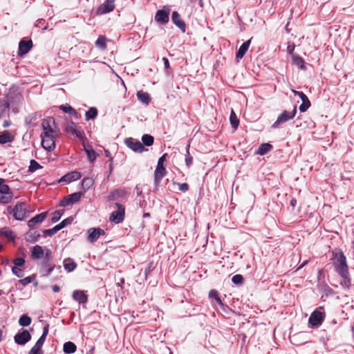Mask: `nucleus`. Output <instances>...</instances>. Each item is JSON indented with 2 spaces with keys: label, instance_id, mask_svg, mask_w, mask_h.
Returning <instances> with one entry per match:
<instances>
[{
  "label": "nucleus",
  "instance_id": "1",
  "mask_svg": "<svg viewBox=\"0 0 354 354\" xmlns=\"http://www.w3.org/2000/svg\"><path fill=\"white\" fill-rule=\"evenodd\" d=\"M7 212L17 221H22L29 216L28 205L25 202H18L13 207L8 206Z\"/></svg>",
  "mask_w": 354,
  "mask_h": 354
},
{
  "label": "nucleus",
  "instance_id": "2",
  "mask_svg": "<svg viewBox=\"0 0 354 354\" xmlns=\"http://www.w3.org/2000/svg\"><path fill=\"white\" fill-rule=\"evenodd\" d=\"M331 260L335 270L338 274L348 271L346 258L341 250L333 251Z\"/></svg>",
  "mask_w": 354,
  "mask_h": 354
},
{
  "label": "nucleus",
  "instance_id": "3",
  "mask_svg": "<svg viewBox=\"0 0 354 354\" xmlns=\"http://www.w3.org/2000/svg\"><path fill=\"white\" fill-rule=\"evenodd\" d=\"M326 315L323 307L316 308L308 318V324L313 327H319L325 319Z\"/></svg>",
  "mask_w": 354,
  "mask_h": 354
},
{
  "label": "nucleus",
  "instance_id": "4",
  "mask_svg": "<svg viewBox=\"0 0 354 354\" xmlns=\"http://www.w3.org/2000/svg\"><path fill=\"white\" fill-rule=\"evenodd\" d=\"M58 133H47L41 132V146L43 148L48 151H51L55 148V138Z\"/></svg>",
  "mask_w": 354,
  "mask_h": 354
},
{
  "label": "nucleus",
  "instance_id": "5",
  "mask_svg": "<svg viewBox=\"0 0 354 354\" xmlns=\"http://www.w3.org/2000/svg\"><path fill=\"white\" fill-rule=\"evenodd\" d=\"M64 130L66 133L75 136L81 140L85 138V134L82 128L72 120L66 122Z\"/></svg>",
  "mask_w": 354,
  "mask_h": 354
},
{
  "label": "nucleus",
  "instance_id": "6",
  "mask_svg": "<svg viewBox=\"0 0 354 354\" xmlns=\"http://www.w3.org/2000/svg\"><path fill=\"white\" fill-rule=\"evenodd\" d=\"M297 113V106L295 105L291 111H283L277 118V120L273 123V128H278L281 124H283L292 120Z\"/></svg>",
  "mask_w": 354,
  "mask_h": 354
},
{
  "label": "nucleus",
  "instance_id": "7",
  "mask_svg": "<svg viewBox=\"0 0 354 354\" xmlns=\"http://www.w3.org/2000/svg\"><path fill=\"white\" fill-rule=\"evenodd\" d=\"M3 98L8 100L9 105L15 111L17 106L21 103L23 96L17 90L10 89L6 96H5Z\"/></svg>",
  "mask_w": 354,
  "mask_h": 354
},
{
  "label": "nucleus",
  "instance_id": "8",
  "mask_svg": "<svg viewBox=\"0 0 354 354\" xmlns=\"http://www.w3.org/2000/svg\"><path fill=\"white\" fill-rule=\"evenodd\" d=\"M117 210L113 211L109 217V220L115 224L120 223L124 221L125 215V207L123 205L116 203Z\"/></svg>",
  "mask_w": 354,
  "mask_h": 354
},
{
  "label": "nucleus",
  "instance_id": "9",
  "mask_svg": "<svg viewBox=\"0 0 354 354\" xmlns=\"http://www.w3.org/2000/svg\"><path fill=\"white\" fill-rule=\"evenodd\" d=\"M48 324H46L43 329V333L41 336L39 338V339L37 341L35 346L31 348V350L29 352V354H42L41 352V348L43 346V344L46 340V338L48 333Z\"/></svg>",
  "mask_w": 354,
  "mask_h": 354
},
{
  "label": "nucleus",
  "instance_id": "10",
  "mask_svg": "<svg viewBox=\"0 0 354 354\" xmlns=\"http://www.w3.org/2000/svg\"><path fill=\"white\" fill-rule=\"evenodd\" d=\"M42 132L47 133H59V129L56 125L55 119L53 117H48L44 119L41 122Z\"/></svg>",
  "mask_w": 354,
  "mask_h": 354
},
{
  "label": "nucleus",
  "instance_id": "11",
  "mask_svg": "<svg viewBox=\"0 0 354 354\" xmlns=\"http://www.w3.org/2000/svg\"><path fill=\"white\" fill-rule=\"evenodd\" d=\"M170 9L165 6L162 9L158 10L155 15V21L160 24H166L169 19Z\"/></svg>",
  "mask_w": 354,
  "mask_h": 354
},
{
  "label": "nucleus",
  "instance_id": "12",
  "mask_svg": "<svg viewBox=\"0 0 354 354\" xmlns=\"http://www.w3.org/2000/svg\"><path fill=\"white\" fill-rule=\"evenodd\" d=\"M124 142L129 149L135 152L142 153L146 150L142 142L133 138H126Z\"/></svg>",
  "mask_w": 354,
  "mask_h": 354
},
{
  "label": "nucleus",
  "instance_id": "13",
  "mask_svg": "<svg viewBox=\"0 0 354 354\" xmlns=\"http://www.w3.org/2000/svg\"><path fill=\"white\" fill-rule=\"evenodd\" d=\"M292 91L295 96H298L302 101L301 104L299 107V111L301 113L306 111L311 104L307 95L301 91L295 90H292Z\"/></svg>",
  "mask_w": 354,
  "mask_h": 354
},
{
  "label": "nucleus",
  "instance_id": "14",
  "mask_svg": "<svg viewBox=\"0 0 354 354\" xmlns=\"http://www.w3.org/2000/svg\"><path fill=\"white\" fill-rule=\"evenodd\" d=\"M115 8V0H106L102 3L96 10L97 15H104L109 13Z\"/></svg>",
  "mask_w": 354,
  "mask_h": 354
},
{
  "label": "nucleus",
  "instance_id": "15",
  "mask_svg": "<svg viewBox=\"0 0 354 354\" xmlns=\"http://www.w3.org/2000/svg\"><path fill=\"white\" fill-rule=\"evenodd\" d=\"M30 339L31 335L26 330H24L22 332L17 333L14 337L15 343L19 345L26 344L30 340Z\"/></svg>",
  "mask_w": 354,
  "mask_h": 354
},
{
  "label": "nucleus",
  "instance_id": "16",
  "mask_svg": "<svg viewBox=\"0 0 354 354\" xmlns=\"http://www.w3.org/2000/svg\"><path fill=\"white\" fill-rule=\"evenodd\" d=\"M32 47V41L31 39H21L19 44L18 55L23 56L27 54Z\"/></svg>",
  "mask_w": 354,
  "mask_h": 354
},
{
  "label": "nucleus",
  "instance_id": "17",
  "mask_svg": "<svg viewBox=\"0 0 354 354\" xmlns=\"http://www.w3.org/2000/svg\"><path fill=\"white\" fill-rule=\"evenodd\" d=\"M105 232L100 227H93L88 230V241L91 243L95 242L101 235H104Z\"/></svg>",
  "mask_w": 354,
  "mask_h": 354
},
{
  "label": "nucleus",
  "instance_id": "18",
  "mask_svg": "<svg viewBox=\"0 0 354 354\" xmlns=\"http://www.w3.org/2000/svg\"><path fill=\"white\" fill-rule=\"evenodd\" d=\"M171 21L183 32L186 31V24L177 11L172 12Z\"/></svg>",
  "mask_w": 354,
  "mask_h": 354
},
{
  "label": "nucleus",
  "instance_id": "19",
  "mask_svg": "<svg viewBox=\"0 0 354 354\" xmlns=\"http://www.w3.org/2000/svg\"><path fill=\"white\" fill-rule=\"evenodd\" d=\"M82 177V174L80 172L77 171H73L71 172H68L64 176H62L60 180L59 183L64 182L66 183H70L73 181L79 180Z\"/></svg>",
  "mask_w": 354,
  "mask_h": 354
},
{
  "label": "nucleus",
  "instance_id": "20",
  "mask_svg": "<svg viewBox=\"0 0 354 354\" xmlns=\"http://www.w3.org/2000/svg\"><path fill=\"white\" fill-rule=\"evenodd\" d=\"M9 102L3 97L0 99V118H6L9 116L10 112Z\"/></svg>",
  "mask_w": 354,
  "mask_h": 354
},
{
  "label": "nucleus",
  "instance_id": "21",
  "mask_svg": "<svg viewBox=\"0 0 354 354\" xmlns=\"http://www.w3.org/2000/svg\"><path fill=\"white\" fill-rule=\"evenodd\" d=\"M166 174V169L164 166H157L154 173V183L158 186L160 183L162 178Z\"/></svg>",
  "mask_w": 354,
  "mask_h": 354
},
{
  "label": "nucleus",
  "instance_id": "22",
  "mask_svg": "<svg viewBox=\"0 0 354 354\" xmlns=\"http://www.w3.org/2000/svg\"><path fill=\"white\" fill-rule=\"evenodd\" d=\"M47 212H42L39 214L32 218L28 222V225L29 227H34L36 225L41 223L47 216Z\"/></svg>",
  "mask_w": 354,
  "mask_h": 354
},
{
  "label": "nucleus",
  "instance_id": "23",
  "mask_svg": "<svg viewBox=\"0 0 354 354\" xmlns=\"http://www.w3.org/2000/svg\"><path fill=\"white\" fill-rule=\"evenodd\" d=\"M73 299L80 304H84L88 301V297L82 290H75L73 292Z\"/></svg>",
  "mask_w": 354,
  "mask_h": 354
},
{
  "label": "nucleus",
  "instance_id": "24",
  "mask_svg": "<svg viewBox=\"0 0 354 354\" xmlns=\"http://www.w3.org/2000/svg\"><path fill=\"white\" fill-rule=\"evenodd\" d=\"M55 268H56L55 265L50 264L48 261H44L41 263L40 272L43 276L47 277L51 273Z\"/></svg>",
  "mask_w": 354,
  "mask_h": 354
},
{
  "label": "nucleus",
  "instance_id": "25",
  "mask_svg": "<svg viewBox=\"0 0 354 354\" xmlns=\"http://www.w3.org/2000/svg\"><path fill=\"white\" fill-rule=\"evenodd\" d=\"M250 42L251 39L243 43L242 45L239 47L238 51L236 53V58L237 59H240L243 57L250 47Z\"/></svg>",
  "mask_w": 354,
  "mask_h": 354
},
{
  "label": "nucleus",
  "instance_id": "26",
  "mask_svg": "<svg viewBox=\"0 0 354 354\" xmlns=\"http://www.w3.org/2000/svg\"><path fill=\"white\" fill-rule=\"evenodd\" d=\"M138 100L145 105H148L151 101V97L147 92L142 91H138L136 93Z\"/></svg>",
  "mask_w": 354,
  "mask_h": 354
},
{
  "label": "nucleus",
  "instance_id": "27",
  "mask_svg": "<svg viewBox=\"0 0 354 354\" xmlns=\"http://www.w3.org/2000/svg\"><path fill=\"white\" fill-rule=\"evenodd\" d=\"M44 251L43 248L40 245H35L31 251V257L32 259H40L44 256Z\"/></svg>",
  "mask_w": 354,
  "mask_h": 354
},
{
  "label": "nucleus",
  "instance_id": "28",
  "mask_svg": "<svg viewBox=\"0 0 354 354\" xmlns=\"http://www.w3.org/2000/svg\"><path fill=\"white\" fill-rule=\"evenodd\" d=\"M342 278L340 284L344 288H349L351 286V280L349 276L348 271L345 273L339 274Z\"/></svg>",
  "mask_w": 354,
  "mask_h": 354
},
{
  "label": "nucleus",
  "instance_id": "29",
  "mask_svg": "<svg viewBox=\"0 0 354 354\" xmlns=\"http://www.w3.org/2000/svg\"><path fill=\"white\" fill-rule=\"evenodd\" d=\"M76 263L71 259L68 258L64 261V268L67 272H73L76 268Z\"/></svg>",
  "mask_w": 354,
  "mask_h": 354
},
{
  "label": "nucleus",
  "instance_id": "30",
  "mask_svg": "<svg viewBox=\"0 0 354 354\" xmlns=\"http://www.w3.org/2000/svg\"><path fill=\"white\" fill-rule=\"evenodd\" d=\"M77 346L72 342H67L64 343L63 346V351L66 354H72L76 351Z\"/></svg>",
  "mask_w": 354,
  "mask_h": 354
},
{
  "label": "nucleus",
  "instance_id": "31",
  "mask_svg": "<svg viewBox=\"0 0 354 354\" xmlns=\"http://www.w3.org/2000/svg\"><path fill=\"white\" fill-rule=\"evenodd\" d=\"M272 149V146L269 143H263L261 144L257 151V153L259 154L261 156L265 155L268 153L269 151H270Z\"/></svg>",
  "mask_w": 354,
  "mask_h": 354
},
{
  "label": "nucleus",
  "instance_id": "32",
  "mask_svg": "<svg viewBox=\"0 0 354 354\" xmlns=\"http://www.w3.org/2000/svg\"><path fill=\"white\" fill-rule=\"evenodd\" d=\"M84 151L86 153L88 160L93 162L97 157V153L92 149V147H86L84 146Z\"/></svg>",
  "mask_w": 354,
  "mask_h": 354
},
{
  "label": "nucleus",
  "instance_id": "33",
  "mask_svg": "<svg viewBox=\"0 0 354 354\" xmlns=\"http://www.w3.org/2000/svg\"><path fill=\"white\" fill-rule=\"evenodd\" d=\"M0 234L5 236L9 240L14 241L15 239V235L13 231L10 230L8 227H3L0 229Z\"/></svg>",
  "mask_w": 354,
  "mask_h": 354
},
{
  "label": "nucleus",
  "instance_id": "34",
  "mask_svg": "<svg viewBox=\"0 0 354 354\" xmlns=\"http://www.w3.org/2000/svg\"><path fill=\"white\" fill-rule=\"evenodd\" d=\"M97 109L95 107L90 108L85 113V119L86 121L95 119L97 115Z\"/></svg>",
  "mask_w": 354,
  "mask_h": 354
},
{
  "label": "nucleus",
  "instance_id": "35",
  "mask_svg": "<svg viewBox=\"0 0 354 354\" xmlns=\"http://www.w3.org/2000/svg\"><path fill=\"white\" fill-rule=\"evenodd\" d=\"M292 57L293 63L296 66H297L298 68H299L302 70L306 69L305 62L302 57H301L298 55H292Z\"/></svg>",
  "mask_w": 354,
  "mask_h": 354
},
{
  "label": "nucleus",
  "instance_id": "36",
  "mask_svg": "<svg viewBox=\"0 0 354 354\" xmlns=\"http://www.w3.org/2000/svg\"><path fill=\"white\" fill-rule=\"evenodd\" d=\"M13 138L7 131H4L1 135H0V144H6L8 142H11Z\"/></svg>",
  "mask_w": 354,
  "mask_h": 354
},
{
  "label": "nucleus",
  "instance_id": "37",
  "mask_svg": "<svg viewBox=\"0 0 354 354\" xmlns=\"http://www.w3.org/2000/svg\"><path fill=\"white\" fill-rule=\"evenodd\" d=\"M142 145L145 146H147V147H150L151 145H153V142H154V138L152 136L149 135V134H144L142 136Z\"/></svg>",
  "mask_w": 354,
  "mask_h": 354
},
{
  "label": "nucleus",
  "instance_id": "38",
  "mask_svg": "<svg viewBox=\"0 0 354 354\" xmlns=\"http://www.w3.org/2000/svg\"><path fill=\"white\" fill-rule=\"evenodd\" d=\"M13 197L12 192H8V194H0V203L7 204L10 203Z\"/></svg>",
  "mask_w": 354,
  "mask_h": 354
},
{
  "label": "nucleus",
  "instance_id": "39",
  "mask_svg": "<svg viewBox=\"0 0 354 354\" xmlns=\"http://www.w3.org/2000/svg\"><path fill=\"white\" fill-rule=\"evenodd\" d=\"M59 230H60V228L58 226V225H55V227H53L51 229L44 230H43V236L45 238L47 236H52Z\"/></svg>",
  "mask_w": 354,
  "mask_h": 354
},
{
  "label": "nucleus",
  "instance_id": "40",
  "mask_svg": "<svg viewBox=\"0 0 354 354\" xmlns=\"http://www.w3.org/2000/svg\"><path fill=\"white\" fill-rule=\"evenodd\" d=\"M230 124L234 129H236L239 124V120L237 118L235 113L232 110L230 116Z\"/></svg>",
  "mask_w": 354,
  "mask_h": 354
},
{
  "label": "nucleus",
  "instance_id": "41",
  "mask_svg": "<svg viewBox=\"0 0 354 354\" xmlns=\"http://www.w3.org/2000/svg\"><path fill=\"white\" fill-rule=\"evenodd\" d=\"M82 194L81 192H75L73 194L68 195V199L69 201V203H71V205L78 202L81 197Z\"/></svg>",
  "mask_w": 354,
  "mask_h": 354
},
{
  "label": "nucleus",
  "instance_id": "42",
  "mask_svg": "<svg viewBox=\"0 0 354 354\" xmlns=\"http://www.w3.org/2000/svg\"><path fill=\"white\" fill-rule=\"evenodd\" d=\"M32 319L27 315H23L19 319V324L21 326H28L31 324Z\"/></svg>",
  "mask_w": 354,
  "mask_h": 354
},
{
  "label": "nucleus",
  "instance_id": "43",
  "mask_svg": "<svg viewBox=\"0 0 354 354\" xmlns=\"http://www.w3.org/2000/svg\"><path fill=\"white\" fill-rule=\"evenodd\" d=\"M39 236H40V234L39 232H37L36 231L35 232L29 231L27 234L26 239L29 242L35 243L38 240Z\"/></svg>",
  "mask_w": 354,
  "mask_h": 354
},
{
  "label": "nucleus",
  "instance_id": "44",
  "mask_svg": "<svg viewBox=\"0 0 354 354\" xmlns=\"http://www.w3.org/2000/svg\"><path fill=\"white\" fill-rule=\"evenodd\" d=\"M95 46L102 50L106 48V38L104 36H99L95 41Z\"/></svg>",
  "mask_w": 354,
  "mask_h": 354
},
{
  "label": "nucleus",
  "instance_id": "45",
  "mask_svg": "<svg viewBox=\"0 0 354 354\" xmlns=\"http://www.w3.org/2000/svg\"><path fill=\"white\" fill-rule=\"evenodd\" d=\"M189 147H190L189 145H187V147H186V154H185V160L186 166L188 168H189L192 166V163H193V158H192V156L189 153Z\"/></svg>",
  "mask_w": 354,
  "mask_h": 354
},
{
  "label": "nucleus",
  "instance_id": "46",
  "mask_svg": "<svg viewBox=\"0 0 354 354\" xmlns=\"http://www.w3.org/2000/svg\"><path fill=\"white\" fill-rule=\"evenodd\" d=\"M11 192L9 186L6 184V180L0 178V194H8Z\"/></svg>",
  "mask_w": 354,
  "mask_h": 354
},
{
  "label": "nucleus",
  "instance_id": "47",
  "mask_svg": "<svg viewBox=\"0 0 354 354\" xmlns=\"http://www.w3.org/2000/svg\"><path fill=\"white\" fill-rule=\"evenodd\" d=\"M93 180L91 178H84L82 181V186L83 189L88 190L93 185Z\"/></svg>",
  "mask_w": 354,
  "mask_h": 354
},
{
  "label": "nucleus",
  "instance_id": "48",
  "mask_svg": "<svg viewBox=\"0 0 354 354\" xmlns=\"http://www.w3.org/2000/svg\"><path fill=\"white\" fill-rule=\"evenodd\" d=\"M42 167L35 160H31L30 162V165L28 167V171L30 173L35 172L38 169L41 168Z\"/></svg>",
  "mask_w": 354,
  "mask_h": 354
},
{
  "label": "nucleus",
  "instance_id": "49",
  "mask_svg": "<svg viewBox=\"0 0 354 354\" xmlns=\"http://www.w3.org/2000/svg\"><path fill=\"white\" fill-rule=\"evenodd\" d=\"M41 115H39L37 113H32L25 118V122L27 124H30L32 123L34 121H35L38 117H40Z\"/></svg>",
  "mask_w": 354,
  "mask_h": 354
},
{
  "label": "nucleus",
  "instance_id": "50",
  "mask_svg": "<svg viewBox=\"0 0 354 354\" xmlns=\"http://www.w3.org/2000/svg\"><path fill=\"white\" fill-rule=\"evenodd\" d=\"M64 209H61V210H57L55 211L53 214V217L51 218V221L52 223H56L57 222L60 218L62 217V216L64 214Z\"/></svg>",
  "mask_w": 354,
  "mask_h": 354
},
{
  "label": "nucleus",
  "instance_id": "51",
  "mask_svg": "<svg viewBox=\"0 0 354 354\" xmlns=\"http://www.w3.org/2000/svg\"><path fill=\"white\" fill-rule=\"evenodd\" d=\"M232 281L236 285H242L244 281L243 277L241 274H235L232 278Z\"/></svg>",
  "mask_w": 354,
  "mask_h": 354
},
{
  "label": "nucleus",
  "instance_id": "52",
  "mask_svg": "<svg viewBox=\"0 0 354 354\" xmlns=\"http://www.w3.org/2000/svg\"><path fill=\"white\" fill-rule=\"evenodd\" d=\"M35 276H28L27 277H25L24 279H20L19 282L21 283L23 286H26L30 283H32L35 280Z\"/></svg>",
  "mask_w": 354,
  "mask_h": 354
},
{
  "label": "nucleus",
  "instance_id": "53",
  "mask_svg": "<svg viewBox=\"0 0 354 354\" xmlns=\"http://www.w3.org/2000/svg\"><path fill=\"white\" fill-rule=\"evenodd\" d=\"M73 220V217H68V218H65L64 220H63L60 223H59L58 226L59 227L60 230H62V228L65 227L68 225H70L72 223Z\"/></svg>",
  "mask_w": 354,
  "mask_h": 354
},
{
  "label": "nucleus",
  "instance_id": "54",
  "mask_svg": "<svg viewBox=\"0 0 354 354\" xmlns=\"http://www.w3.org/2000/svg\"><path fill=\"white\" fill-rule=\"evenodd\" d=\"M12 272L15 275H16L19 278H21L24 276V271L18 267L13 266L12 268Z\"/></svg>",
  "mask_w": 354,
  "mask_h": 354
},
{
  "label": "nucleus",
  "instance_id": "55",
  "mask_svg": "<svg viewBox=\"0 0 354 354\" xmlns=\"http://www.w3.org/2000/svg\"><path fill=\"white\" fill-rule=\"evenodd\" d=\"M59 109L62 110L64 113L70 114V113H71V111L73 109V108L68 104H64V105H61L59 106Z\"/></svg>",
  "mask_w": 354,
  "mask_h": 354
},
{
  "label": "nucleus",
  "instance_id": "56",
  "mask_svg": "<svg viewBox=\"0 0 354 354\" xmlns=\"http://www.w3.org/2000/svg\"><path fill=\"white\" fill-rule=\"evenodd\" d=\"M13 263L16 267L22 266L25 263V260L22 257H19L13 261Z\"/></svg>",
  "mask_w": 354,
  "mask_h": 354
},
{
  "label": "nucleus",
  "instance_id": "57",
  "mask_svg": "<svg viewBox=\"0 0 354 354\" xmlns=\"http://www.w3.org/2000/svg\"><path fill=\"white\" fill-rule=\"evenodd\" d=\"M179 189L183 192H186L189 189V185L186 183H178Z\"/></svg>",
  "mask_w": 354,
  "mask_h": 354
},
{
  "label": "nucleus",
  "instance_id": "58",
  "mask_svg": "<svg viewBox=\"0 0 354 354\" xmlns=\"http://www.w3.org/2000/svg\"><path fill=\"white\" fill-rule=\"evenodd\" d=\"M59 205H60V206H62V207H66V206L71 205V203H69L68 196H66L62 200L60 201Z\"/></svg>",
  "mask_w": 354,
  "mask_h": 354
},
{
  "label": "nucleus",
  "instance_id": "59",
  "mask_svg": "<svg viewBox=\"0 0 354 354\" xmlns=\"http://www.w3.org/2000/svg\"><path fill=\"white\" fill-rule=\"evenodd\" d=\"M166 156H167V153H165L158 159L157 166H163V162H165V160L166 159Z\"/></svg>",
  "mask_w": 354,
  "mask_h": 354
},
{
  "label": "nucleus",
  "instance_id": "60",
  "mask_svg": "<svg viewBox=\"0 0 354 354\" xmlns=\"http://www.w3.org/2000/svg\"><path fill=\"white\" fill-rule=\"evenodd\" d=\"M44 254V257H45L44 261H48V262H49V259L52 255V252L50 250H46L45 254Z\"/></svg>",
  "mask_w": 354,
  "mask_h": 354
},
{
  "label": "nucleus",
  "instance_id": "61",
  "mask_svg": "<svg viewBox=\"0 0 354 354\" xmlns=\"http://www.w3.org/2000/svg\"><path fill=\"white\" fill-rule=\"evenodd\" d=\"M295 46L294 44H288L287 47V51L289 54L292 55V53L295 50Z\"/></svg>",
  "mask_w": 354,
  "mask_h": 354
},
{
  "label": "nucleus",
  "instance_id": "62",
  "mask_svg": "<svg viewBox=\"0 0 354 354\" xmlns=\"http://www.w3.org/2000/svg\"><path fill=\"white\" fill-rule=\"evenodd\" d=\"M209 296L211 298L215 299L216 297H217L218 296V292L215 290H211L209 292Z\"/></svg>",
  "mask_w": 354,
  "mask_h": 354
},
{
  "label": "nucleus",
  "instance_id": "63",
  "mask_svg": "<svg viewBox=\"0 0 354 354\" xmlns=\"http://www.w3.org/2000/svg\"><path fill=\"white\" fill-rule=\"evenodd\" d=\"M162 61H163L165 69L169 68L170 65H169V59L167 58H166V57H163L162 58Z\"/></svg>",
  "mask_w": 354,
  "mask_h": 354
},
{
  "label": "nucleus",
  "instance_id": "64",
  "mask_svg": "<svg viewBox=\"0 0 354 354\" xmlns=\"http://www.w3.org/2000/svg\"><path fill=\"white\" fill-rule=\"evenodd\" d=\"M44 22L45 21L43 19H39L37 20L36 26L40 28L44 25Z\"/></svg>",
  "mask_w": 354,
  "mask_h": 354
}]
</instances>
